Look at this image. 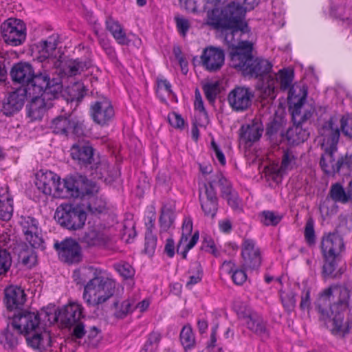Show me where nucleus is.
<instances>
[{"label":"nucleus","mask_w":352,"mask_h":352,"mask_svg":"<svg viewBox=\"0 0 352 352\" xmlns=\"http://www.w3.org/2000/svg\"><path fill=\"white\" fill-rule=\"evenodd\" d=\"M351 291L346 287L332 286L319 294L316 307L319 319L331 333L344 338L350 331V322L344 320V313L349 307Z\"/></svg>","instance_id":"f257e3e1"},{"label":"nucleus","mask_w":352,"mask_h":352,"mask_svg":"<svg viewBox=\"0 0 352 352\" xmlns=\"http://www.w3.org/2000/svg\"><path fill=\"white\" fill-rule=\"evenodd\" d=\"M207 23L214 29L222 30L225 35V41L230 48L231 54L236 48L245 46L249 41H239L242 34L250 31L247 23L244 21V10L234 5L224 6L221 12L212 10L208 14Z\"/></svg>","instance_id":"f03ea898"},{"label":"nucleus","mask_w":352,"mask_h":352,"mask_svg":"<svg viewBox=\"0 0 352 352\" xmlns=\"http://www.w3.org/2000/svg\"><path fill=\"white\" fill-rule=\"evenodd\" d=\"M10 74L14 82L23 86L19 89H25L30 96L41 94L45 90L47 94H56L63 89L59 80L51 79L46 72L35 73L32 65L28 63L14 64Z\"/></svg>","instance_id":"7ed1b4c3"},{"label":"nucleus","mask_w":352,"mask_h":352,"mask_svg":"<svg viewBox=\"0 0 352 352\" xmlns=\"http://www.w3.org/2000/svg\"><path fill=\"white\" fill-rule=\"evenodd\" d=\"M11 322L18 333L27 335V343L32 349L43 352L55 347L50 334L45 331H41L38 313L21 310L12 316Z\"/></svg>","instance_id":"20e7f679"},{"label":"nucleus","mask_w":352,"mask_h":352,"mask_svg":"<svg viewBox=\"0 0 352 352\" xmlns=\"http://www.w3.org/2000/svg\"><path fill=\"white\" fill-rule=\"evenodd\" d=\"M84 271V274L90 278L85 285L83 292V299L89 305H99L113 296L116 283L107 277L102 270L89 266Z\"/></svg>","instance_id":"39448f33"},{"label":"nucleus","mask_w":352,"mask_h":352,"mask_svg":"<svg viewBox=\"0 0 352 352\" xmlns=\"http://www.w3.org/2000/svg\"><path fill=\"white\" fill-rule=\"evenodd\" d=\"M337 118L331 117L324 122L321 129V135L324 137L322 146H325L324 153L321 155L320 166L327 175L339 173L345 163L344 157L335 162L334 153L337 151V144L340 138V129Z\"/></svg>","instance_id":"423d86ee"},{"label":"nucleus","mask_w":352,"mask_h":352,"mask_svg":"<svg viewBox=\"0 0 352 352\" xmlns=\"http://www.w3.org/2000/svg\"><path fill=\"white\" fill-rule=\"evenodd\" d=\"M230 66L241 71L243 76L261 79L267 76L272 67L267 60L252 55V44L245 43L231 54Z\"/></svg>","instance_id":"0eeeda50"},{"label":"nucleus","mask_w":352,"mask_h":352,"mask_svg":"<svg viewBox=\"0 0 352 352\" xmlns=\"http://www.w3.org/2000/svg\"><path fill=\"white\" fill-rule=\"evenodd\" d=\"M57 189L58 198L69 199L83 198L87 195L97 194L99 187L85 175L74 173L64 178Z\"/></svg>","instance_id":"6e6552de"},{"label":"nucleus","mask_w":352,"mask_h":352,"mask_svg":"<svg viewBox=\"0 0 352 352\" xmlns=\"http://www.w3.org/2000/svg\"><path fill=\"white\" fill-rule=\"evenodd\" d=\"M57 189L58 198L69 199L83 198L87 195L97 194L99 187L85 175L74 173L64 178Z\"/></svg>","instance_id":"1a4fd4ad"},{"label":"nucleus","mask_w":352,"mask_h":352,"mask_svg":"<svg viewBox=\"0 0 352 352\" xmlns=\"http://www.w3.org/2000/svg\"><path fill=\"white\" fill-rule=\"evenodd\" d=\"M54 218L61 226L68 230H76L84 226L87 214L80 206L65 205L56 209Z\"/></svg>","instance_id":"9d476101"},{"label":"nucleus","mask_w":352,"mask_h":352,"mask_svg":"<svg viewBox=\"0 0 352 352\" xmlns=\"http://www.w3.org/2000/svg\"><path fill=\"white\" fill-rule=\"evenodd\" d=\"M1 34L3 41L12 46H18L26 38V26L23 21L10 18L1 25Z\"/></svg>","instance_id":"9b49d317"},{"label":"nucleus","mask_w":352,"mask_h":352,"mask_svg":"<svg viewBox=\"0 0 352 352\" xmlns=\"http://www.w3.org/2000/svg\"><path fill=\"white\" fill-rule=\"evenodd\" d=\"M61 91L62 89L56 94H47V91L45 90L41 94L28 96L29 97H32V98L26 106L28 116L32 120H41L45 115L47 109L52 106L51 102H45V100L57 98Z\"/></svg>","instance_id":"f8f14e48"},{"label":"nucleus","mask_w":352,"mask_h":352,"mask_svg":"<svg viewBox=\"0 0 352 352\" xmlns=\"http://www.w3.org/2000/svg\"><path fill=\"white\" fill-rule=\"evenodd\" d=\"M90 116L94 122L100 126H105L114 117V109L111 102L107 97H98L90 106Z\"/></svg>","instance_id":"ddd939ff"},{"label":"nucleus","mask_w":352,"mask_h":352,"mask_svg":"<svg viewBox=\"0 0 352 352\" xmlns=\"http://www.w3.org/2000/svg\"><path fill=\"white\" fill-rule=\"evenodd\" d=\"M54 248L58 252L61 261L72 265L82 261V254L80 245L75 240L66 239L60 243H55Z\"/></svg>","instance_id":"4468645a"},{"label":"nucleus","mask_w":352,"mask_h":352,"mask_svg":"<svg viewBox=\"0 0 352 352\" xmlns=\"http://www.w3.org/2000/svg\"><path fill=\"white\" fill-rule=\"evenodd\" d=\"M254 96L251 88L237 86L228 94V102L232 110L243 112L250 107Z\"/></svg>","instance_id":"2eb2a0df"},{"label":"nucleus","mask_w":352,"mask_h":352,"mask_svg":"<svg viewBox=\"0 0 352 352\" xmlns=\"http://www.w3.org/2000/svg\"><path fill=\"white\" fill-rule=\"evenodd\" d=\"M50 129L56 134L68 135L73 133L79 136L83 133L82 124L72 115L56 117L51 122Z\"/></svg>","instance_id":"dca6fc26"},{"label":"nucleus","mask_w":352,"mask_h":352,"mask_svg":"<svg viewBox=\"0 0 352 352\" xmlns=\"http://www.w3.org/2000/svg\"><path fill=\"white\" fill-rule=\"evenodd\" d=\"M242 267L246 270H257L261 264L260 249L254 241L250 239L243 240L241 245Z\"/></svg>","instance_id":"f3484780"},{"label":"nucleus","mask_w":352,"mask_h":352,"mask_svg":"<svg viewBox=\"0 0 352 352\" xmlns=\"http://www.w3.org/2000/svg\"><path fill=\"white\" fill-rule=\"evenodd\" d=\"M29 95L25 89H17L9 93L2 101L1 111L6 116L18 113L23 107Z\"/></svg>","instance_id":"a211bd4d"},{"label":"nucleus","mask_w":352,"mask_h":352,"mask_svg":"<svg viewBox=\"0 0 352 352\" xmlns=\"http://www.w3.org/2000/svg\"><path fill=\"white\" fill-rule=\"evenodd\" d=\"M83 317L82 305L76 302H71L59 310L58 314H55L54 320H60L66 327H72V324Z\"/></svg>","instance_id":"6ab92c4d"},{"label":"nucleus","mask_w":352,"mask_h":352,"mask_svg":"<svg viewBox=\"0 0 352 352\" xmlns=\"http://www.w3.org/2000/svg\"><path fill=\"white\" fill-rule=\"evenodd\" d=\"M321 249L324 256L340 258L344 249L343 239L337 232L329 233L322 237Z\"/></svg>","instance_id":"aec40b11"},{"label":"nucleus","mask_w":352,"mask_h":352,"mask_svg":"<svg viewBox=\"0 0 352 352\" xmlns=\"http://www.w3.org/2000/svg\"><path fill=\"white\" fill-rule=\"evenodd\" d=\"M224 60L223 51L214 47L206 48L201 56L202 65L209 72L219 70L224 63Z\"/></svg>","instance_id":"412c9836"},{"label":"nucleus","mask_w":352,"mask_h":352,"mask_svg":"<svg viewBox=\"0 0 352 352\" xmlns=\"http://www.w3.org/2000/svg\"><path fill=\"white\" fill-rule=\"evenodd\" d=\"M61 182L60 178L52 171H40L36 174L35 184L38 189L45 195H51L54 189V195L58 197L57 186L61 184Z\"/></svg>","instance_id":"4be33fe9"},{"label":"nucleus","mask_w":352,"mask_h":352,"mask_svg":"<svg viewBox=\"0 0 352 352\" xmlns=\"http://www.w3.org/2000/svg\"><path fill=\"white\" fill-rule=\"evenodd\" d=\"M20 224L25 236L26 241L34 248H38L43 243V239L39 235L37 221L31 217H21Z\"/></svg>","instance_id":"5701e85b"},{"label":"nucleus","mask_w":352,"mask_h":352,"mask_svg":"<svg viewBox=\"0 0 352 352\" xmlns=\"http://www.w3.org/2000/svg\"><path fill=\"white\" fill-rule=\"evenodd\" d=\"M25 300L26 295L21 287L11 285L5 289L3 302L8 309H21Z\"/></svg>","instance_id":"b1692460"},{"label":"nucleus","mask_w":352,"mask_h":352,"mask_svg":"<svg viewBox=\"0 0 352 352\" xmlns=\"http://www.w3.org/2000/svg\"><path fill=\"white\" fill-rule=\"evenodd\" d=\"M243 318L245 320L247 328L251 331L263 338L269 337L266 322L257 312L250 310L245 314Z\"/></svg>","instance_id":"393cba45"},{"label":"nucleus","mask_w":352,"mask_h":352,"mask_svg":"<svg viewBox=\"0 0 352 352\" xmlns=\"http://www.w3.org/2000/svg\"><path fill=\"white\" fill-rule=\"evenodd\" d=\"M94 151V148L90 145L75 144L71 148V156L73 160L78 162L79 165L87 168L96 159Z\"/></svg>","instance_id":"a878e982"},{"label":"nucleus","mask_w":352,"mask_h":352,"mask_svg":"<svg viewBox=\"0 0 352 352\" xmlns=\"http://www.w3.org/2000/svg\"><path fill=\"white\" fill-rule=\"evenodd\" d=\"M263 127L261 122L255 120L252 124L243 125L239 130L240 141L250 146L258 140L263 133Z\"/></svg>","instance_id":"bb28decb"},{"label":"nucleus","mask_w":352,"mask_h":352,"mask_svg":"<svg viewBox=\"0 0 352 352\" xmlns=\"http://www.w3.org/2000/svg\"><path fill=\"white\" fill-rule=\"evenodd\" d=\"M108 240L107 235L95 226L89 227L80 238V242L87 247L104 245Z\"/></svg>","instance_id":"cd10ccee"},{"label":"nucleus","mask_w":352,"mask_h":352,"mask_svg":"<svg viewBox=\"0 0 352 352\" xmlns=\"http://www.w3.org/2000/svg\"><path fill=\"white\" fill-rule=\"evenodd\" d=\"M91 66L89 60L80 58L69 59L61 63V71L67 76H74L87 69Z\"/></svg>","instance_id":"c85d7f7f"},{"label":"nucleus","mask_w":352,"mask_h":352,"mask_svg":"<svg viewBox=\"0 0 352 352\" xmlns=\"http://www.w3.org/2000/svg\"><path fill=\"white\" fill-rule=\"evenodd\" d=\"M16 328L12 322L8 323L6 329L0 333V343L5 349L14 350L18 345V338L21 333H14Z\"/></svg>","instance_id":"c756f323"},{"label":"nucleus","mask_w":352,"mask_h":352,"mask_svg":"<svg viewBox=\"0 0 352 352\" xmlns=\"http://www.w3.org/2000/svg\"><path fill=\"white\" fill-rule=\"evenodd\" d=\"M106 28L109 30L116 41L120 45H128L129 40L126 37V33L120 24L111 16H108L105 21Z\"/></svg>","instance_id":"7c9ffc66"},{"label":"nucleus","mask_w":352,"mask_h":352,"mask_svg":"<svg viewBox=\"0 0 352 352\" xmlns=\"http://www.w3.org/2000/svg\"><path fill=\"white\" fill-rule=\"evenodd\" d=\"M285 120L284 118L275 114L271 118L266 126V135L271 140L276 139L278 136L282 138L284 135V126Z\"/></svg>","instance_id":"2f4dec72"},{"label":"nucleus","mask_w":352,"mask_h":352,"mask_svg":"<svg viewBox=\"0 0 352 352\" xmlns=\"http://www.w3.org/2000/svg\"><path fill=\"white\" fill-rule=\"evenodd\" d=\"M303 100L304 98H301L298 102L294 104L293 107H290L294 124H302L312 116L311 111L303 107Z\"/></svg>","instance_id":"473e14b6"},{"label":"nucleus","mask_w":352,"mask_h":352,"mask_svg":"<svg viewBox=\"0 0 352 352\" xmlns=\"http://www.w3.org/2000/svg\"><path fill=\"white\" fill-rule=\"evenodd\" d=\"M328 197L334 202L341 203L343 204H345L351 200L349 189L347 188V191H346L343 186L339 183H336L331 185L329 191Z\"/></svg>","instance_id":"72a5a7b5"},{"label":"nucleus","mask_w":352,"mask_h":352,"mask_svg":"<svg viewBox=\"0 0 352 352\" xmlns=\"http://www.w3.org/2000/svg\"><path fill=\"white\" fill-rule=\"evenodd\" d=\"M287 137L293 144H298L307 139L309 132L302 128V124H294V126L287 131Z\"/></svg>","instance_id":"f704fd0d"},{"label":"nucleus","mask_w":352,"mask_h":352,"mask_svg":"<svg viewBox=\"0 0 352 352\" xmlns=\"http://www.w3.org/2000/svg\"><path fill=\"white\" fill-rule=\"evenodd\" d=\"M57 47V41L54 37H49L45 41H41L36 45V48L40 54L41 60L47 59L52 55Z\"/></svg>","instance_id":"c9c22d12"},{"label":"nucleus","mask_w":352,"mask_h":352,"mask_svg":"<svg viewBox=\"0 0 352 352\" xmlns=\"http://www.w3.org/2000/svg\"><path fill=\"white\" fill-rule=\"evenodd\" d=\"M189 236L182 234L181 239L177 245V252L182 255V258L185 259L187 256L188 252L192 248L199 239V232L196 231L189 242H188Z\"/></svg>","instance_id":"e433bc0d"},{"label":"nucleus","mask_w":352,"mask_h":352,"mask_svg":"<svg viewBox=\"0 0 352 352\" xmlns=\"http://www.w3.org/2000/svg\"><path fill=\"white\" fill-rule=\"evenodd\" d=\"M113 306L116 308L114 316L118 319H123L135 309V301L127 299L122 301L120 305L118 302H114Z\"/></svg>","instance_id":"4c0bfd02"},{"label":"nucleus","mask_w":352,"mask_h":352,"mask_svg":"<svg viewBox=\"0 0 352 352\" xmlns=\"http://www.w3.org/2000/svg\"><path fill=\"white\" fill-rule=\"evenodd\" d=\"M96 195H87L89 197L87 208L91 213L98 214L105 210L106 201L104 199L96 196Z\"/></svg>","instance_id":"58836bf2"},{"label":"nucleus","mask_w":352,"mask_h":352,"mask_svg":"<svg viewBox=\"0 0 352 352\" xmlns=\"http://www.w3.org/2000/svg\"><path fill=\"white\" fill-rule=\"evenodd\" d=\"M296 157L291 150L284 151L282 156V162L280 168L277 170L276 175H281L287 170H291L296 164Z\"/></svg>","instance_id":"ea45409f"},{"label":"nucleus","mask_w":352,"mask_h":352,"mask_svg":"<svg viewBox=\"0 0 352 352\" xmlns=\"http://www.w3.org/2000/svg\"><path fill=\"white\" fill-rule=\"evenodd\" d=\"M188 273L190 274L189 280L186 283V287H191L201 281L202 277L201 266L199 263L194 262L191 263Z\"/></svg>","instance_id":"a19ab883"},{"label":"nucleus","mask_w":352,"mask_h":352,"mask_svg":"<svg viewBox=\"0 0 352 352\" xmlns=\"http://www.w3.org/2000/svg\"><path fill=\"white\" fill-rule=\"evenodd\" d=\"M325 263L322 267V276L324 278H334L336 276L335 270L337 267V263L340 258H333V256H324Z\"/></svg>","instance_id":"79ce46f5"},{"label":"nucleus","mask_w":352,"mask_h":352,"mask_svg":"<svg viewBox=\"0 0 352 352\" xmlns=\"http://www.w3.org/2000/svg\"><path fill=\"white\" fill-rule=\"evenodd\" d=\"M174 213L168 208L164 207L160 217V232H166L174 221Z\"/></svg>","instance_id":"37998d69"},{"label":"nucleus","mask_w":352,"mask_h":352,"mask_svg":"<svg viewBox=\"0 0 352 352\" xmlns=\"http://www.w3.org/2000/svg\"><path fill=\"white\" fill-rule=\"evenodd\" d=\"M89 167L91 170H94L91 175H95V177L98 179H102L107 174L109 164L106 161H100L97 157Z\"/></svg>","instance_id":"c03bdc74"},{"label":"nucleus","mask_w":352,"mask_h":352,"mask_svg":"<svg viewBox=\"0 0 352 352\" xmlns=\"http://www.w3.org/2000/svg\"><path fill=\"white\" fill-rule=\"evenodd\" d=\"M180 340L184 349H191L195 343V336L190 326H184L180 333Z\"/></svg>","instance_id":"a18cd8bd"},{"label":"nucleus","mask_w":352,"mask_h":352,"mask_svg":"<svg viewBox=\"0 0 352 352\" xmlns=\"http://www.w3.org/2000/svg\"><path fill=\"white\" fill-rule=\"evenodd\" d=\"M161 340V335L157 332H152L140 352H155Z\"/></svg>","instance_id":"49530a36"},{"label":"nucleus","mask_w":352,"mask_h":352,"mask_svg":"<svg viewBox=\"0 0 352 352\" xmlns=\"http://www.w3.org/2000/svg\"><path fill=\"white\" fill-rule=\"evenodd\" d=\"M267 77V85L263 89L261 97L267 100V102H269L273 100L276 97L274 84L277 82V77L276 76H272V75H268Z\"/></svg>","instance_id":"de8ad7c7"},{"label":"nucleus","mask_w":352,"mask_h":352,"mask_svg":"<svg viewBox=\"0 0 352 352\" xmlns=\"http://www.w3.org/2000/svg\"><path fill=\"white\" fill-rule=\"evenodd\" d=\"M260 217L261 222L267 226H275L282 219L281 215H279L278 214L270 210L262 212V213L260 214Z\"/></svg>","instance_id":"09e8293b"},{"label":"nucleus","mask_w":352,"mask_h":352,"mask_svg":"<svg viewBox=\"0 0 352 352\" xmlns=\"http://www.w3.org/2000/svg\"><path fill=\"white\" fill-rule=\"evenodd\" d=\"M11 264L10 254L6 250H0V276L7 273Z\"/></svg>","instance_id":"8fccbe9b"},{"label":"nucleus","mask_w":352,"mask_h":352,"mask_svg":"<svg viewBox=\"0 0 352 352\" xmlns=\"http://www.w3.org/2000/svg\"><path fill=\"white\" fill-rule=\"evenodd\" d=\"M13 212L12 199L7 198V202L0 204V219L8 221L11 219Z\"/></svg>","instance_id":"3c124183"},{"label":"nucleus","mask_w":352,"mask_h":352,"mask_svg":"<svg viewBox=\"0 0 352 352\" xmlns=\"http://www.w3.org/2000/svg\"><path fill=\"white\" fill-rule=\"evenodd\" d=\"M201 208L206 216L213 218L217 211V200L206 199L201 201Z\"/></svg>","instance_id":"603ef678"},{"label":"nucleus","mask_w":352,"mask_h":352,"mask_svg":"<svg viewBox=\"0 0 352 352\" xmlns=\"http://www.w3.org/2000/svg\"><path fill=\"white\" fill-rule=\"evenodd\" d=\"M219 85L217 82H210L203 86L206 98L210 102H213L218 94Z\"/></svg>","instance_id":"864d4df0"},{"label":"nucleus","mask_w":352,"mask_h":352,"mask_svg":"<svg viewBox=\"0 0 352 352\" xmlns=\"http://www.w3.org/2000/svg\"><path fill=\"white\" fill-rule=\"evenodd\" d=\"M293 73L290 71L283 69L279 72V80L280 89L286 90L290 88L293 80Z\"/></svg>","instance_id":"5fc2aeb1"},{"label":"nucleus","mask_w":352,"mask_h":352,"mask_svg":"<svg viewBox=\"0 0 352 352\" xmlns=\"http://www.w3.org/2000/svg\"><path fill=\"white\" fill-rule=\"evenodd\" d=\"M282 303L285 309L291 312L294 310L296 305L295 295L292 292L283 293L280 295Z\"/></svg>","instance_id":"6e6d98bb"},{"label":"nucleus","mask_w":352,"mask_h":352,"mask_svg":"<svg viewBox=\"0 0 352 352\" xmlns=\"http://www.w3.org/2000/svg\"><path fill=\"white\" fill-rule=\"evenodd\" d=\"M157 245V237L148 230L145 234V252L148 254H153Z\"/></svg>","instance_id":"4d7b16f0"},{"label":"nucleus","mask_w":352,"mask_h":352,"mask_svg":"<svg viewBox=\"0 0 352 352\" xmlns=\"http://www.w3.org/2000/svg\"><path fill=\"white\" fill-rule=\"evenodd\" d=\"M260 0H236L229 3L227 6L234 5V7H239L244 10V15L248 10L254 9V6L258 5Z\"/></svg>","instance_id":"13d9d810"},{"label":"nucleus","mask_w":352,"mask_h":352,"mask_svg":"<svg viewBox=\"0 0 352 352\" xmlns=\"http://www.w3.org/2000/svg\"><path fill=\"white\" fill-rule=\"evenodd\" d=\"M218 186L221 188L223 197H228L232 193L231 187L228 180L220 173L216 174Z\"/></svg>","instance_id":"bf43d9fd"},{"label":"nucleus","mask_w":352,"mask_h":352,"mask_svg":"<svg viewBox=\"0 0 352 352\" xmlns=\"http://www.w3.org/2000/svg\"><path fill=\"white\" fill-rule=\"evenodd\" d=\"M218 186L216 175L214 177L208 182V184H205L206 199H214L217 200V193L215 188Z\"/></svg>","instance_id":"052dcab7"},{"label":"nucleus","mask_w":352,"mask_h":352,"mask_svg":"<svg viewBox=\"0 0 352 352\" xmlns=\"http://www.w3.org/2000/svg\"><path fill=\"white\" fill-rule=\"evenodd\" d=\"M340 127L344 135L352 138V117H344L340 120Z\"/></svg>","instance_id":"680f3d73"},{"label":"nucleus","mask_w":352,"mask_h":352,"mask_svg":"<svg viewBox=\"0 0 352 352\" xmlns=\"http://www.w3.org/2000/svg\"><path fill=\"white\" fill-rule=\"evenodd\" d=\"M175 19L179 32L185 36L190 27V21L187 19L180 16H176Z\"/></svg>","instance_id":"e2e57ef3"},{"label":"nucleus","mask_w":352,"mask_h":352,"mask_svg":"<svg viewBox=\"0 0 352 352\" xmlns=\"http://www.w3.org/2000/svg\"><path fill=\"white\" fill-rule=\"evenodd\" d=\"M117 270L120 274L125 278H132L135 274L133 268L128 263L118 265Z\"/></svg>","instance_id":"0e129e2a"},{"label":"nucleus","mask_w":352,"mask_h":352,"mask_svg":"<svg viewBox=\"0 0 352 352\" xmlns=\"http://www.w3.org/2000/svg\"><path fill=\"white\" fill-rule=\"evenodd\" d=\"M305 238L309 245L315 243V231L314 228V223L311 220H309L305 225Z\"/></svg>","instance_id":"69168bd1"},{"label":"nucleus","mask_w":352,"mask_h":352,"mask_svg":"<svg viewBox=\"0 0 352 352\" xmlns=\"http://www.w3.org/2000/svg\"><path fill=\"white\" fill-rule=\"evenodd\" d=\"M72 327H73L72 336L76 338H82L87 333L85 324L81 320L72 324Z\"/></svg>","instance_id":"338daca9"},{"label":"nucleus","mask_w":352,"mask_h":352,"mask_svg":"<svg viewBox=\"0 0 352 352\" xmlns=\"http://www.w3.org/2000/svg\"><path fill=\"white\" fill-rule=\"evenodd\" d=\"M169 123L175 128H182L184 124V120L180 115L176 113H172L168 117Z\"/></svg>","instance_id":"774afa93"}]
</instances>
